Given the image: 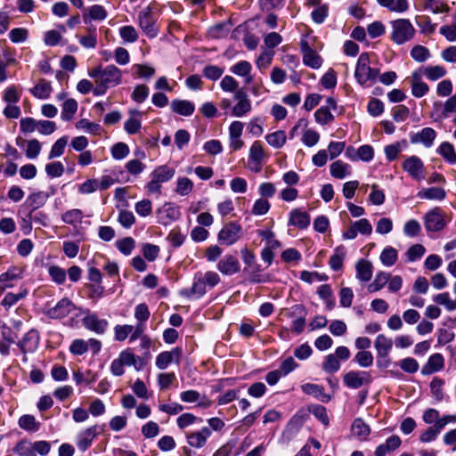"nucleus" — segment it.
<instances>
[{"instance_id": "56", "label": "nucleus", "mask_w": 456, "mask_h": 456, "mask_svg": "<svg viewBox=\"0 0 456 456\" xmlns=\"http://www.w3.org/2000/svg\"><path fill=\"white\" fill-rule=\"evenodd\" d=\"M426 252L424 246L421 244H415L409 248L406 251L405 256L408 262H414L417 259L421 258Z\"/></svg>"}, {"instance_id": "36", "label": "nucleus", "mask_w": 456, "mask_h": 456, "mask_svg": "<svg viewBox=\"0 0 456 456\" xmlns=\"http://www.w3.org/2000/svg\"><path fill=\"white\" fill-rule=\"evenodd\" d=\"M52 86L49 82L42 79L32 89V94L38 99H47L52 93Z\"/></svg>"}, {"instance_id": "4", "label": "nucleus", "mask_w": 456, "mask_h": 456, "mask_svg": "<svg viewBox=\"0 0 456 456\" xmlns=\"http://www.w3.org/2000/svg\"><path fill=\"white\" fill-rule=\"evenodd\" d=\"M391 39L397 45H403L411 40L415 29L409 20L398 19L391 22Z\"/></svg>"}, {"instance_id": "2", "label": "nucleus", "mask_w": 456, "mask_h": 456, "mask_svg": "<svg viewBox=\"0 0 456 456\" xmlns=\"http://www.w3.org/2000/svg\"><path fill=\"white\" fill-rule=\"evenodd\" d=\"M89 77L94 79L97 86L114 87L121 83V70L115 65H108L104 69L95 67L88 71Z\"/></svg>"}, {"instance_id": "54", "label": "nucleus", "mask_w": 456, "mask_h": 456, "mask_svg": "<svg viewBox=\"0 0 456 456\" xmlns=\"http://www.w3.org/2000/svg\"><path fill=\"white\" fill-rule=\"evenodd\" d=\"M68 143V137L62 136L60 139H58L54 144L52 146V149L50 151L48 159H55L60 156H61L64 152V149Z\"/></svg>"}, {"instance_id": "39", "label": "nucleus", "mask_w": 456, "mask_h": 456, "mask_svg": "<svg viewBox=\"0 0 456 456\" xmlns=\"http://www.w3.org/2000/svg\"><path fill=\"white\" fill-rule=\"evenodd\" d=\"M265 140L270 146L275 149H280L286 143L287 136L284 131L278 130L266 134Z\"/></svg>"}, {"instance_id": "31", "label": "nucleus", "mask_w": 456, "mask_h": 456, "mask_svg": "<svg viewBox=\"0 0 456 456\" xmlns=\"http://www.w3.org/2000/svg\"><path fill=\"white\" fill-rule=\"evenodd\" d=\"M378 4L392 12L402 13L409 9L407 0H377Z\"/></svg>"}, {"instance_id": "34", "label": "nucleus", "mask_w": 456, "mask_h": 456, "mask_svg": "<svg viewBox=\"0 0 456 456\" xmlns=\"http://www.w3.org/2000/svg\"><path fill=\"white\" fill-rule=\"evenodd\" d=\"M207 287L205 286L201 277L197 273L193 279V284L189 291L183 293L188 297H193L195 298L201 297L207 292Z\"/></svg>"}, {"instance_id": "19", "label": "nucleus", "mask_w": 456, "mask_h": 456, "mask_svg": "<svg viewBox=\"0 0 456 456\" xmlns=\"http://www.w3.org/2000/svg\"><path fill=\"white\" fill-rule=\"evenodd\" d=\"M171 110L182 116H191L195 110L194 104L188 100L175 99L171 102Z\"/></svg>"}, {"instance_id": "49", "label": "nucleus", "mask_w": 456, "mask_h": 456, "mask_svg": "<svg viewBox=\"0 0 456 456\" xmlns=\"http://www.w3.org/2000/svg\"><path fill=\"white\" fill-rule=\"evenodd\" d=\"M77 110V102L75 99H68L62 104L61 118L70 120Z\"/></svg>"}, {"instance_id": "42", "label": "nucleus", "mask_w": 456, "mask_h": 456, "mask_svg": "<svg viewBox=\"0 0 456 456\" xmlns=\"http://www.w3.org/2000/svg\"><path fill=\"white\" fill-rule=\"evenodd\" d=\"M397 258H398V252L395 248H393L391 246L386 247L382 250L380 256H379L381 263L385 266L394 265L396 263Z\"/></svg>"}, {"instance_id": "24", "label": "nucleus", "mask_w": 456, "mask_h": 456, "mask_svg": "<svg viewBox=\"0 0 456 456\" xmlns=\"http://www.w3.org/2000/svg\"><path fill=\"white\" fill-rule=\"evenodd\" d=\"M39 337L37 331L31 330L27 332L19 342V346L23 353L34 351L38 344Z\"/></svg>"}, {"instance_id": "55", "label": "nucleus", "mask_w": 456, "mask_h": 456, "mask_svg": "<svg viewBox=\"0 0 456 456\" xmlns=\"http://www.w3.org/2000/svg\"><path fill=\"white\" fill-rule=\"evenodd\" d=\"M199 275L201 277L205 286L209 289H212L214 288L215 286H216L220 281H221V278L219 276V274L214 271H208L204 273H198Z\"/></svg>"}, {"instance_id": "53", "label": "nucleus", "mask_w": 456, "mask_h": 456, "mask_svg": "<svg viewBox=\"0 0 456 456\" xmlns=\"http://www.w3.org/2000/svg\"><path fill=\"white\" fill-rule=\"evenodd\" d=\"M20 278V272L18 270H9L0 275V283L3 285V289L12 288L13 286L12 281Z\"/></svg>"}, {"instance_id": "47", "label": "nucleus", "mask_w": 456, "mask_h": 456, "mask_svg": "<svg viewBox=\"0 0 456 456\" xmlns=\"http://www.w3.org/2000/svg\"><path fill=\"white\" fill-rule=\"evenodd\" d=\"M437 152L451 164H456V152L452 143L447 142L441 143Z\"/></svg>"}, {"instance_id": "45", "label": "nucleus", "mask_w": 456, "mask_h": 456, "mask_svg": "<svg viewBox=\"0 0 456 456\" xmlns=\"http://www.w3.org/2000/svg\"><path fill=\"white\" fill-rule=\"evenodd\" d=\"M390 274L386 272H379L374 281L369 285L368 289L370 292H377L380 290L388 282Z\"/></svg>"}, {"instance_id": "43", "label": "nucleus", "mask_w": 456, "mask_h": 456, "mask_svg": "<svg viewBox=\"0 0 456 456\" xmlns=\"http://www.w3.org/2000/svg\"><path fill=\"white\" fill-rule=\"evenodd\" d=\"M346 256L344 247L339 246L335 248L333 255L330 256L329 264L332 270L338 271L341 269Z\"/></svg>"}, {"instance_id": "13", "label": "nucleus", "mask_w": 456, "mask_h": 456, "mask_svg": "<svg viewBox=\"0 0 456 456\" xmlns=\"http://www.w3.org/2000/svg\"><path fill=\"white\" fill-rule=\"evenodd\" d=\"M75 310V305L67 297L61 299L54 306L47 310V315L53 319H61Z\"/></svg>"}, {"instance_id": "15", "label": "nucleus", "mask_w": 456, "mask_h": 456, "mask_svg": "<svg viewBox=\"0 0 456 456\" xmlns=\"http://www.w3.org/2000/svg\"><path fill=\"white\" fill-rule=\"evenodd\" d=\"M436 137V131L431 127H425L420 132L411 135L412 143H422L425 147L430 148Z\"/></svg>"}, {"instance_id": "48", "label": "nucleus", "mask_w": 456, "mask_h": 456, "mask_svg": "<svg viewBox=\"0 0 456 456\" xmlns=\"http://www.w3.org/2000/svg\"><path fill=\"white\" fill-rule=\"evenodd\" d=\"M20 428L28 431H37L39 428V423L36 420L33 415H22L18 421Z\"/></svg>"}, {"instance_id": "12", "label": "nucleus", "mask_w": 456, "mask_h": 456, "mask_svg": "<svg viewBox=\"0 0 456 456\" xmlns=\"http://www.w3.org/2000/svg\"><path fill=\"white\" fill-rule=\"evenodd\" d=\"M216 269L223 275L232 276L240 272V265L236 256L227 254L218 261Z\"/></svg>"}, {"instance_id": "18", "label": "nucleus", "mask_w": 456, "mask_h": 456, "mask_svg": "<svg viewBox=\"0 0 456 456\" xmlns=\"http://www.w3.org/2000/svg\"><path fill=\"white\" fill-rule=\"evenodd\" d=\"M129 118L124 124V129L128 134H134L141 129L142 113L138 110H129Z\"/></svg>"}, {"instance_id": "35", "label": "nucleus", "mask_w": 456, "mask_h": 456, "mask_svg": "<svg viewBox=\"0 0 456 456\" xmlns=\"http://www.w3.org/2000/svg\"><path fill=\"white\" fill-rule=\"evenodd\" d=\"M375 349L377 350V354H389L393 347V340L384 334H379L377 336L374 342Z\"/></svg>"}, {"instance_id": "17", "label": "nucleus", "mask_w": 456, "mask_h": 456, "mask_svg": "<svg viewBox=\"0 0 456 456\" xmlns=\"http://www.w3.org/2000/svg\"><path fill=\"white\" fill-rule=\"evenodd\" d=\"M180 355L181 350L179 348L162 352L156 358V366L159 370H165L171 362H178Z\"/></svg>"}, {"instance_id": "44", "label": "nucleus", "mask_w": 456, "mask_h": 456, "mask_svg": "<svg viewBox=\"0 0 456 456\" xmlns=\"http://www.w3.org/2000/svg\"><path fill=\"white\" fill-rule=\"evenodd\" d=\"M424 8L434 14L448 12L449 6L441 0H425Z\"/></svg>"}, {"instance_id": "11", "label": "nucleus", "mask_w": 456, "mask_h": 456, "mask_svg": "<svg viewBox=\"0 0 456 456\" xmlns=\"http://www.w3.org/2000/svg\"><path fill=\"white\" fill-rule=\"evenodd\" d=\"M343 381L347 387L357 389L363 385L370 384L371 382V378L366 371L351 370L345 374Z\"/></svg>"}, {"instance_id": "41", "label": "nucleus", "mask_w": 456, "mask_h": 456, "mask_svg": "<svg viewBox=\"0 0 456 456\" xmlns=\"http://www.w3.org/2000/svg\"><path fill=\"white\" fill-rule=\"evenodd\" d=\"M46 200L47 194L45 192H34L27 198L26 204L31 208V211H35L41 208L46 202Z\"/></svg>"}, {"instance_id": "3", "label": "nucleus", "mask_w": 456, "mask_h": 456, "mask_svg": "<svg viewBox=\"0 0 456 456\" xmlns=\"http://www.w3.org/2000/svg\"><path fill=\"white\" fill-rule=\"evenodd\" d=\"M175 174V168L162 165L157 167L150 175V181L145 188L149 193H161V184L170 181Z\"/></svg>"}, {"instance_id": "5", "label": "nucleus", "mask_w": 456, "mask_h": 456, "mask_svg": "<svg viewBox=\"0 0 456 456\" xmlns=\"http://www.w3.org/2000/svg\"><path fill=\"white\" fill-rule=\"evenodd\" d=\"M243 236L242 226L236 221H231L224 225L217 234L218 241L225 246H232Z\"/></svg>"}, {"instance_id": "26", "label": "nucleus", "mask_w": 456, "mask_h": 456, "mask_svg": "<svg viewBox=\"0 0 456 456\" xmlns=\"http://www.w3.org/2000/svg\"><path fill=\"white\" fill-rule=\"evenodd\" d=\"M330 173L332 177L342 180L351 175V167L342 160H337L330 164Z\"/></svg>"}, {"instance_id": "28", "label": "nucleus", "mask_w": 456, "mask_h": 456, "mask_svg": "<svg viewBox=\"0 0 456 456\" xmlns=\"http://www.w3.org/2000/svg\"><path fill=\"white\" fill-rule=\"evenodd\" d=\"M249 160L257 166V169L262 166L266 155L264 146L259 141H255L249 149Z\"/></svg>"}, {"instance_id": "14", "label": "nucleus", "mask_w": 456, "mask_h": 456, "mask_svg": "<svg viewBox=\"0 0 456 456\" xmlns=\"http://www.w3.org/2000/svg\"><path fill=\"white\" fill-rule=\"evenodd\" d=\"M234 99L237 103L232 108V115L235 117H243L251 110V103L248 94L242 89H239L234 94Z\"/></svg>"}, {"instance_id": "9", "label": "nucleus", "mask_w": 456, "mask_h": 456, "mask_svg": "<svg viewBox=\"0 0 456 456\" xmlns=\"http://www.w3.org/2000/svg\"><path fill=\"white\" fill-rule=\"evenodd\" d=\"M99 433V427L97 425L80 430L76 437V444L77 448L82 452L86 451L92 445L93 441Z\"/></svg>"}, {"instance_id": "50", "label": "nucleus", "mask_w": 456, "mask_h": 456, "mask_svg": "<svg viewBox=\"0 0 456 456\" xmlns=\"http://www.w3.org/2000/svg\"><path fill=\"white\" fill-rule=\"evenodd\" d=\"M434 301L438 305H444L448 312H452L456 309V300H452L448 292L436 295Z\"/></svg>"}, {"instance_id": "20", "label": "nucleus", "mask_w": 456, "mask_h": 456, "mask_svg": "<svg viewBox=\"0 0 456 456\" xmlns=\"http://www.w3.org/2000/svg\"><path fill=\"white\" fill-rule=\"evenodd\" d=\"M211 431L208 428H202L200 431L187 435L188 444L196 448L204 446L207 439L210 436Z\"/></svg>"}, {"instance_id": "59", "label": "nucleus", "mask_w": 456, "mask_h": 456, "mask_svg": "<svg viewBox=\"0 0 456 456\" xmlns=\"http://www.w3.org/2000/svg\"><path fill=\"white\" fill-rule=\"evenodd\" d=\"M121 38L128 43H134L138 39V33L133 26H124L119 28Z\"/></svg>"}, {"instance_id": "37", "label": "nucleus", "mask_w": 456, "mask_h": 456, "mask_svg": "<svg viewBox=\"0 0 456 456\" xmlns=\"http://www.w3.org/2000/svg\"><path fill=\"white\" fill-rule=\"evenodd\" d=\"M28 294L27 289H21L18 293L9 292L3 298L1 305L6 309L11 308L20 300L25 298Z\"/></svg>"}, {"instance_id": "33", "label": "nucleus", "mask_w": 456, "mask_h": 456, "mask_svg": "<svg viewBox=\"0 0 456 456\" xmlns=\"http://www.w3.org/2000/svg\"><path fill=\"white\" fill-rule=\"evenodd\" d=\"M418 71L421 73V76H425L432 81H436L446 74L445 69L439 65L424 67L419 69Z\"/></svg>"}, {"instance_id": "6", "label": "nucleus", "mask_w": 456, "mask_h": 456, "mask_svg": "<svg viewBox=\"0 0 456 456\" xmlns=\"http://www.w3.org/2000/svg\"><path fill=\"white\" fill-rule=\"evenodd\" d=\"M138 20L139 26L149 37L153 38L158 35L156 18L150 8L140 12Z\"/></svg>"}, {"instance_id": "60", "label": "nucleus", "mask_w": 456, "mask_h": 456, "mask_svg": "<svg viewBox=\"0 0 456 456\" xmlns=\"http://www.w3.org/2000/svg\"><path fill=\"white\" fill-rule=\"evenodd\" d=\"M41 151V143L37 139H31L27 142L26 157L29 159H36Z\"/></svg>"}, {"instance_id": "23", "label": "nucleus", "mask_w": 456, "mask_h": 456, "mask_svg": "<svg viewBox=\"0 0 456 456\" xmlns=\"http://www.w3.org/2000/svg\"><path fill=\"white\" fill-rule=\"evenodd\" d=\"M180 399L183 403H192L198 402V406L201 408H208L210 406L211 402L203 397L201 399L200 394L196 390H186L180 394Z\"/></svg>"}, {"instance_id": "1", "label": "nucleus", "mask_w": 456, "mask_h": 456, "mask_svg": "<svg viewBox=\"0 0 456 456\" xmlns=\"http://www.w3.org/2000/svg\"><path fill=\"white\" fill-rule=\"evenodd\" d=\"M379 75V69L370 67V54L362 53L356 62L354 77L356 82L363 88L373 86Z\"/></svg>"}, {"instance_id": "57", "label": "nucleus", "mask_w": 456, "mask_h": 456, "mask_svg": "<svg viewBox=\"0 0 456 456\" xmlns=\"http://www.w3.org/2000/svg\"><path fill=\"white\" fill-rule=\"evenodd\" d=\"M354 436L358 437H366L370 434V428L361 419H356L352 425Z\"/></svg>"}, {"instance_id": "51", "label": "nucleus", "mask_w": 456, "mask_h": 456, "mask_svg": "<svg viewBox=\"0 0 456 456\" xmlns=\"http://www.w3.org/2000/svg\"><path fill=\"white\" fill-rule=\"evenodd\" d=\"M48 273L52 281L58 285L64 284L66 281V271L58 265H50L48 267Z\"/></svg>"}, {"instance_id": "30", "label": "nucleus", "mask_w": 456, "mask_h": 456, "mask_svg": "<svg viewBox=\"0 0 456 456\" xmlns=\"http://www.w3.org/2000/svg\"><path fill=\"white\" fill-rule=\"evenodd\" d=\"M356 278L361 281H369L372 277V265L370 262L361 259L355 265Z\"/></svg>"}, {"instance_id": "52", "label": "nucleus", "mask_w": 456, "mask_h": 456, "mask_svg": "<svg viewBox=\"0 0 456 456\" xmlns=\"http://www.w3.org/2000/svg\"><path fill=\"white\" fill-rule=\"evenodd\" d=\"M322 370L327 373L337 372L340 369V362L333 354H328L322 366Z\"/></svg>"}, {"instance_id": "27", "label": "nucleus", "mask_w": 456, "mask_h": 456, "mask_svg": "<svg viewBox=\"0 0 456 456\" xmlns=\"http://www.w3.org/2000/svg\"><path fill=\"white\" fill-rule=\"evenodd\" d=\"M107 18V12L103 6L94 4L85 10L83 20L85 23H88L90 20H103Z\"/></svg>"}, {"instance_id": "10", "label": "nucleus", "mask_w": 456, "mask_h": 456, "mask_svg": "<svg viewBox=\"0 0 456 456\" xmlns=\"http://www.w3.org/2000/svg\"><path fill=\"white\" fill-rule=\"evenodd\" d=\"M424 225L428 232H439L444 229L445 221L439 208H435L425 215Z\"/></svg>"}, {"instance_id": "21", "label": "nucleus", "mask_w": 456, "mask_h": 456, "mask_svg": "<svg viewBox=\"0 0 456 456\" xmlns=\"http://www.w3.org/2000/svg\"><path fill=\"white\" fill-rule=\"evenodd\" d=\"M421 73L417 70L411 77V94L417 98L424 96L429 90L428 86L421 81Z\"/></svg>"}, {"instance_id": "38", "label": "nucleus", "mask_w": 456, "mask_h": 456, "mask_svg": "<svg viewBox=\"0 0 456 456\" xmlns=\"http://www.w3.org/2000/svg\"><path fill=\"white\" fill-rule=\"evenodd\" d=\"M445 191L439 187L423 189L418 192V197L426 200H442L445 198Z\"/></svg>"}, {"instance_id": "63", "label": "nucleus", "mask_w": 456, "mask_h": 456, "mask_svg": "<svg viewBox=\"0 0 456 456\" xmlns=\"http://www.w3.org/2000/svg\"><path fill=\"white\" fill-rule=\"evenodd\" d=\"M28 31L25 28H12L9 33L10 40L14 43L25 42L28 38Z\"/></svg>"}, {"instance_id": "58", "label": "nucleus", "mask_w": 456, "mask_h": 456, "mask_svg": "<svg viewBox=\"0 0 456 456\" xmlns=\"http://www.w3.org/2000/svg\"><path fill=\"white\" fill-rule=\"evenodd\" d=\"M247 271H248L250 274V281L254 283H265L267 282L270 278L267 274H262L260 265L256 264L255 266L248 268Z\"/></svg>"}, {"instance_id": "61", "label": "nucleus", "mask_w": 456, "mask_h": 456, "mask_svg": "<svg viewBox=\"0 0 456 456\" xmlns=\"http://www.w3.org/2000/svg\"><path fill=\"white\" fill-rule=\"evenodd\" d=\"M421 226L415 219L407 221L403 225V232L408 237H416L419 234Z\"/></svg>"}, {"instance_id": "7", "label": "nucleus", "mask_w": 456, "mask_h": 456, "mask_svg": "<svg viewBox=\"0 0 456 456\" xmlns=\"http://www.w3.org/2000/svg\"><path fill=\"white\" fill-rule=\"evenodd\" d=\"M85 313L86 315L82 319L85 328L96 334H103L109 326L108 321L100 319L96 314L91 313L89 310Z\"/></svg>"}, {"instance_id": "46", "label": "nucleus", "mask_w": 456, "mask_h": 456, "mask_svg": "<svg viewBox=\"0 0 456 456\" xmlns=\"http://www.w3.org/2000/svg\"><path fill=\"white\" fill-rule=\"evenodd\" d=\"M194 184L188 177H178L176 181L175 192L181 196L189 195L193 190Z\"/></svg>"}, {"instance_id": "8", "label": "nucleus", "mask_w": 456, "mask_h": 456, "mask_svg": "<svg viewBox=\"0 0 456 456\" xmlns=\"http://www.w3.org/2000/svg\"><path fill=\"white\" fill-rule=\"evenodd\" d=\"M402 167L415 180L419 181L425 178L424 164L417 156H410L406 158L402 164Z\"/></svg>"}, {"instance_id": "22", "label": "nucleus", "mask_w": 456, "mask_h": 456, "mask_svg": "<svg viewBox=\"0 0 456 456\" xmlns=\"http://www.w3.org/2000/svg\"><path fill=\"white\" fill-rule=\"evenodd\" d=\"M251 64L247 61H240L230 68V71L234 75L243 77L246 84H251L253 77L250 74Z\"/></svg>"}, {"instance_id": "29", "label": "nucleus", "mask_w": 456, "mask_h": 456, "mask_svg": "<svg viewBox=\"0 0 456 456\" xmlns=\"http://www.w3.org/2000/svg\"><path fill=\"white\" fill-rule=\"evenodd\" d=\"M444 360L441 354H434L428 362L423 366L421 372L423 374H431L444 368Z\"/></svg>"}, {"instance_id": "62", "label": "nucleus", "mask_w": 456, "mask_h": 456, "mask_svg": "<svg viewBox=\"0 0 456 456\" xmlns=\"http://www.w3.org/2000/svg\"><path fill=\"white\" fill-rule=\"evenodd\" d=\"M320 134L314 129H306L303 133L302 142L307 147H313L318 143Z\"/></svg>"}, {"instance_id": "40", "label": "nucleus", "mask_w": 456, "mask_h": 456, "mask_svg": "<svg viewBox=\"0 0 456 456\" xmlns=\"http://www.w3.org/2000/svg\"><path fill=\"white\" fill-rule=\"evenodd\" d=\"M302 390L307 395L320 398L322 402H328L330 400V397L324 393V389L322 386L306 383L302 386Z\"/></svg>"}, {"instance_id": "32", "label": "nucleus", "mask_w": 456, "mask_h": 456, "mask_svg": "<svg viewBox=\"0 0 456 456\" xmlns=\"http://www.w3.org/2000/svg\"><path fill=\"white\" fill-rule=\"evenodd\" d=\"M303 62L313 69H319L322 66L321 57L307 45L303 46Z\"/></svg>"}, {"instance_id": "16", "label": "nucleus", "mask_w": 456, "mask_h": 456, "mask_svg": "<svg viewBox=\"0 0 456 456\" xmlns=\"http://www.w3.org/2000/svg\"><path fill=\"white\" fill-rule=\"evenodd\" d=\"M311 222L309 214L301 209L295 208L289 213V225H293L298 229H306Z\"/></svg>"}, {"instance_id": "25", "label": "nucleus", "mask_w": 456, "mask_h": 456, "mask_svg": "<svg viewBox=\"0 0 456 456\" xmlns=\"http://www.w3.org/2000/svg\"><path fill=\"white\" fill-rule=\"evenodd\" d=\"M401 438L398 436H391L384 444H379L375 451L376 456H385L387 453L396 450L401 445Z\"/></svg>"}, {"instance_id": "64", "label": "nucleus", "mask_w": 456, "mask_h": 456, "mask_svg": "<svg viewBox=\"0 0 456 456\" xmlns=\"http://www.w3.org/2000/svg\"><path fill=\"white\" fill-rule=\"evenodd\" d=\"M14 451L21 456H35L33 443L28 441H20L18 443Z\"/></svg>"}]
</instances>
